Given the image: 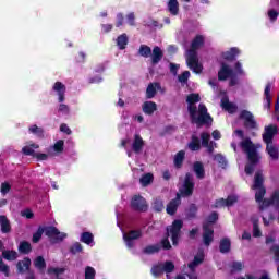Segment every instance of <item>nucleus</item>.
Here are the masks:
<instances>
[{"instance_id": "f257e3e1", "label": "nucleus", "mask_w": 279, "mask_h": 279, "mask_svg": "<svg viewBox=\"0 0 279 279\" xmlns=\"http://www.w3.org/2000/svg\"><path fill=\"white\" fill-rule=\"evenodd\" d=\"M202 101V97H199V94H189L186 96V104H187V112L190 114V121L192 125H196L197 128H204L206 125L207 128H210L213 125V117L210 113H208V108L204 104H199ZM198 105V114H197V106Z\"/></svg>"}, {"instance_id": "f03ea898", "label": "nucleus", "mask_w": 279, "mask_h": 279, "mask_svg": "<svg viewBox=\"0 0 279 279\" xmlns=\"http://www.w3.org/2000/svg\"><path fill=\"white\" fill-rule=\"evenodd\" d=\"M252 190L255 192V201L259 204V210L263 211L269 206H274L277 210L279 209V191L276 190L269 198H265L267 195V187H265V175L263 170H257L254 175Z\"/></svg>"}, {"instance_id": "7ed1b4c3", "label": "nucleus", "mask_w": 279, "mask_h": 279, "mask_svg": "<svg viewBox=\"0 0 279 279\" xmlns=\"http://www.w3.org/2000/svg\"><path fill=\"white\" fill-rule=\"evenodd\" d=\"M240 147L243 149L244 154L247 155L248 163L245 165L244 171L246 175H253L256 165L260 162V156H258V150L250 137H246L240 143Z\"/></svg>"}, {"instance_id": "20e7f679", "label": "nucleus", "mask_w": 279, "mask_h": 279, "mask_svg": "<svg viewBox=\"0 0 279 279\" xmlns=\"http://www.w3.org/2000/svg\"><path fill=\"white\" fill-rule=\"evenodd\" d=\"M204 47V36L196 35L191 43V47L187 50L186 63L189 69L193 71V73L199 74L204 71V66L199 64V59L197 58V49Z\"/></svg>"}, {"instance_id": "39448f33", "label": "nucleus", "mask_w": 279, "mask_h": 279, "mask_svg": "<svg viewBox=\"0 0 279 279\" xmlns=\"http://www.w3.org/2000/svg\"><path fill=\"white\" fill-rule=\"evenodd\" d=\"M182 228H184V221L182 219H175L170 227H167V236L161 240L162 250H171V242H169L170 235L172 245L178 246L182 236Z\"/></svg>"}, {"instance_id": "423d86ee", "label": "nucleus", "mask_w": 279, "mask_h": 279, "mask_svg": "<svg viewBox=\"0 0 279 279\" xmlns=\"http://www.w3.org/2000/svg\"><path fill=\"white\" fill-rule=\"evenodd\" d=\"M193 191H195V182H193V174H191V172H187L185 173L183 187L179 190L180 198L182 199V197H191L193 195Z\"/></svg>"}, {"instance_id": "0eeeda50", "label": "nucleus", "mask_w": 279, "mask_h": 279, "mask_svg": "<svg viewBox=\"0 0 279 279\" xmlns=\"http://www.w3.org/2000/svg\"><path fill=\"white\" fill-rule=\"evenodd\" d=\"M131 208L136 213H147L149 210V205L147 204V199L141 195H134L131 198Z\"/></svg>"}, {"instance_id": "6e6552de", "label": "nucleus", "mask_w": 279, "mask_h": 279, "mask_svg": "<svg viewBox=\"0 0 279 279\" xmlns=\"http://www.w3.org/2000/svg\"><path fill=\"white\" fill-rule=\"evenodd\" d=\"M240 119L243 122V125L246 130H258V123L256 122V119H254V114L248 110H242L240 112Z\"/></svg>"}, {"instance_id": "1a4fd4ad", "label": "nucleus", "mask_w": 279, "mask_h": 279, "mask_svg": "<svg viewBox=\"0 0 279 279\" xmlns=\"http://www.w3.org/2000/svg\"><path fill=\"white\" fill-rule=\"evenodd\" d=\"M141 236H143V231L141 229L131 230L126 233H123V240L126 247H129V250H132V247H134V241H138Z\"/></svg>"}, {"instance_id": "9d476101", "label": "nucleus", "mask_w": 279, "mask_h": 279, "mask_svg": "<svg viewBox=\"0 0 279 279\" xmlns=\"http://www.w3.org/2000/svg\"><path fill=\"white\" fill-rule=\"evenodd\" d=\"M278 134V126L276 124H270L265 126L262 138L266 145L274 143V136Z\"/></svg>"}, {"instance_id": "9b49d317", "label": "nucleus", "mask_w": 279, "mask_h": 279, "mask_svg": "<svg viewBox=\"0 0 279 279\" xmlns=\"http://www.w3.org/2000/svg\"><path fill=\"white\" fill-rule=\"evenodd\" d=\"M44 233L49 239H54L56 241H63L66 239V233H61L54 226L45 227Z\"/></svg>"}, {"instance_id": "f8f14e48", "label": "nucleus", "mask_w": 279, "mask_h": 279, "mask_svg": "<svg viewBox=\"0 0 279 279\" xmlns=\"http://www.w3.org/2000/svg\"><path fill=\"white\" fill-rule=\"evenodd\" d=\"M215 239V230L211 229L210 225L204 223L203 225V241L204 245L208 247L210 243H213Z\"/></svg>"}, {"instance_id": "ddd939ff", "label": "nucleus", "mask_w": 279, "mask_h": 279, "mask_svg": "<svg viewBox=\"0 0 279 279\" xmlns=\"http://www.w3.org/2000/svg\"><path fill=\"white\" fill-rule=\"evenodd\" d=\"M182 204V198H180V193H177L175 198L171 199L167 207H166V213L170 216L175 215L178 213V208Z\"/></svg>"}, {"instance_id": "4468645a", "label": "nucleus", "mask_w": 279, "mask_h": 279, "mask_svg": "<svg viewBox=\"0 0 279 279\" xmlns=\"http://www.w3.org/2000/svg\"><path fill=\"white\" fill-rule=\"evenodd\" d=\"M233 74H234V70L230 69V65L222 62L221 68L218 71L219 82H226V80H228V77H232Z\"/></svg>"}, {"instance_id": "2eb2a0df", "label": "nucleus", "mask_w": 279, "mask_h": 279, "mask_svg": "<svg viewBox=\"0 0 279 279\" xmlns=\"http://www.w3.org/2000/svg\"><path fill=\"white\" fill-rule=\"evenodd\" d=\"M162 58H165V52H162V48L155 46L150 53V60H151L153 66H156V64H159Z\"/></svg>"}, {"instance_id": "dca6fc26", "label": "nucleus", "mask_w": 279, "mask_h": 279, "mask_svg": "<svg viewBox=\"0 0 279 279\" xmlns=\"http://www.w3.org/2000/svg\"><path fill=\"white\" fill-rule=\"evenodd\" d=\"M52 90L57 93L59 97V104H62L65 99L64 95H66V85H64L62 82L58 81L54 83Z\"/></svg>"}, {"instance_id": "f3484780", "label": "nucleus", "mask_w": 279, "mask_h": 279, "mask_svg": "<svg viewBox=\"0 0 279 279\" xmlns=\"http://www.w3.org/2000/svg\"><path fill=\"white\" fill-rule=\"evenodd\" d=\"M143 147H145V141L141 134H135L132 143V150L134 154H141L143 151Z\"/></svg>"}, {"instance_id": "a211bd4d", "label": "nucleus", "mask_w": 279, "mask_h": 279, "mask_svg": "<svg viewBox=\"0 0 279 279\" xmlns=\"http://www.w3.org/2000/svg\"><path fill=\"white\" fill-rule=\"evenodd\" d=\"M241 54V50L236 47L231 48L229 51L222 52L223 60H227V62H234L236 60V57Z\"/></svg>"}, {"instance_id": "6ab92c4d", "label": "nucleus", "mask_w": 279, "mask_h": 279, "mask_svg": "<svg viewBox=\"0 0 279 279\" xmlns=\"http://www.w3.org/2000/svg\"><path fill=\"white\" fill-rule=\"evenodd\" d=\"M160 88H162L160 83H158V82L150 83L146 88V98L154 99V97H156V93H158V90H160Z\"/></svg>"}, {"instance_id": "aec40b11", "label": "nucleus", "mask_w": 279, "mask_h": 279, "mask_svg": "<svg viewBox=\"0 0 279 279\" xmlns=\"http://www.w3.org/2000/svg\"><path fill=\"white\" fill-rule=\"evenodd\" d=\"M193 171L198 180H204V178H206V170L204 169V163L202 161H195L193 163Z\"/></svg>"}, {"instance_id": "412c9836", "label": "nucleus", "mask_w": 279, "mask_h": 279, "mask_svg": "<svg viewBox=\"0 0 279 279\" xmlns=\"http://www.w3.org/2000/svg\"><path fill=\"white\" fill-rule=\"evenodd\" d=\"M0 228L2 234H10V232H12V225L10 223V219H8V216H0Z\"/></svg>"}, {"instance_id": "4be33fe9", "label": "nucleus", "mask_w": 279, "mask_h": 279, "mask_svg": "<svg viewBox=\"0 0 279 279\" xmlns=\"http://www.w3.org/2000/svg\"><path fill=\"white\" fill-rule=\"evenodd\" d=\"M16 267L19 274H25V271H29V267H32V259L29 257H24L23 260L17 262Z\"/></svg>"}, {"instance_id": "5701e85b", "label": "nucleus", "mask_w": 279, "mask_h": 279, "mask_svg": "<svg viewBox=\"0 0 279 279\" xmlns=\"http://www.w3.org/2000/svg\"><path fill=\"white\" fill-rule=\"evenodd\" d=\"M142 110L144 114H148L149 117H151V114H154L156 110H158V105H156V102L154 101H145L142 106Z\"/></svg>"}, {"instance_id": "b1692460", "label": "nucleus", "mask_w": 279, "mask_h": 279, "mask_svg": "<svg viewBox=\"0 0 279 279\" xmlns=\"http://www.w3.org/2000/svg\"><path fill=\"white\" fill-rule=\"evenodd\" d=\"M186 158V151L184 150H180L174 155V167L177 169H182L183 165H184V159Z\"/></svg>"}, {"instance_id": "393cba45", "label": "nucleus", "mask_w": 279, "mask_h": 279, "mask_svg": "<svg viewBox=\"0 0 279 279\" xmlns=\"http://www.w3.org/2000/svg\"><path fill=\"white\" fill-rule=\"evenodd\" d=\"M190 151H199L202 149V141L197 135H192L191 142L187 144Z\"/></svg>"}, {"instance_id": "a878e982", "label": "nucleus", "mask_w": 279, "mask_h": 279, "mask_svg": "<svg viewBox=\"0 0 279 279\" xmlns=\"http://www.w3.org/2000/svg\"><path fill=\"white\" fill-rule=\"evenodd\" d=\"M232 248V242L228 238H223L219 243V252L220 254H228Z\"/></svg>"}, {"instance_id": "bb28decb", "label": "nucleus", "mask_w": 279, "mask_h": 279, "mask_svg": "<svg viewBox=\"0 0 279 279\" xmlns=\"http://www.w3.org/2000/svg\"><path fill=\"white\" fill-rule=\"evenodd\" d=\"M34 267L40 271V274H45V269H47V262H45V257L37 256L34 259Z\"/></svg>"}, {"instance_id": "cd10ccee", "label": "nucleus", "mask_w": 279, "mask_h": 279, "mask_svg": "<svg viewBox=\"0 0 279 279\" xmlns=\"http://www.w3.org/2000/svg\"><path fill=\"white\" fill-rule=\"evenodd\" d=\"M40 146L38 144H31V145H27V146H24L22 148V154L24 156H32L33 158H35L36 156V151L34 149H38Z\"/></svg>"}, {"instance_id": "c85d7f7f", "label": "nucleus", "mask_w": 279, "mask_h": 279, "mask_svg": "<svg viewBox=\"0 0 279 279\" xmlns=\"http://www.w3.org/2000/svg\"><path fill=\"white\" fill-rule=\"evenodd\" d=\"M28 132H31V134H34L35 136H37V138H45V129L33 124L32 126L28 128Z\"/></svg>"}, {"instance_id": "c756f323", "label": "nucleus", "mask_w": 279, "mask_h": 279, "mask_svg": "<svg viewBox=\"0 0 279 279\" xmlns=\"http://www.w3.org/2000/svg\"><path fill=\"white\" fill-rule=\"evenodd\" d=\"M168 9L172 16H178L180 12V3H178V0H170L168 2Z\"/></svg>"}, {"instance_id": "7c9ffc66", "label": "nucleus", "mask_w": 279, "mask_h": 279, "mask_svg": "<svg viewBox=\"0 0 279 279\" xmlns=\"http://www.w3.org/2000/svg\"><path fill=\"white\" fill-rule=\"evenodd\" d=\"M151 208L155 213H162L165 210V202L160 197H157L154 199Z\"/></svg>"}, {"instance_id": "2f4dec72", "label": "nucleus", "mask_w": 279, "mask_h": 279, "mask_svg": "<svg viewBox=\"0 0 279 279\" xmlns=\"http://www.w3.org/2000/svg\"><path fill=\"white\" fill-rule=\"evenodd\" d=\"M2 258L9 262L16 260V258H19V253H16V251L14 250L12 251L5 250V251H2Z\"/></svg>"}, {"instance_id": "473e14b6", "label": "nucleus", "mask_w": 279, "mask_h": 279, "mask_svg": "<svg viewBox=\"0 0 279 279\" xmlns=\"http://www.w3.org/2000/svg\"><path fill=\"white\" fill-rule=\"evenodd\" d=\"M266 151L272 160H278V148L274 146V143L266 144Z\"/></svg>"}, {"instance_id": "72a5a7b5", "label": "nucleus", "mask_w": 279, "mask_h": 279, "mask_svg": "<svg viewBox=\"0 0 279 279\" xmlns=\"http://www.w3.org/2000/svg\"><path fill=\"white\" fill-rule=\"evenodd\" d=\"M160 252V244L147 245L143 248V254L151 256V254H158Z\"/></svg>"}, {"instance_id": "f704fd0d", "label": "nucleus", "mask_w": 279, "mask_h": 279, "mask_svg": "<svg viewBox=\"0 0 279 279\" xmlns=\"http://www.w3.org/2000/svg\"><path fill=\"white\" fill-rule=\"evenodd\" d=\"M20 254H29L32 252V243L22 241L17 247Z\"/></svg>"}, {"instance_id": "c9c22d12", "label": "nucleus", "mask_w": 279, "mask_h": 279, "mask_svg": "<svg viewBox=\"0 0 279 279\" xmlns=\"http://www.w3.org/2000/svg\"><path fill=\"white\" fill-rule=\"evenodd\" d=\"M197 205L191 204L187 210L185 211L186 219H195L197 217Z\"/></svg>"}, {"instance_id": "e433bc0d", "label": "nucleus", "mask_w": 279, "mask_h": 279, "mask_svg": "<svg viewBox=\"0 0 279 279\" xmlns=\"http://www.w3.org/2000/svg\"><path fill=\"white\" fill-rule=\"evenodd\" d=\"M138 54L142 56V58H149L151 56V47L147 45H141Z\"/></svg>"}, {"instance_id": "4c0bfd02", "label": "nucleus", "mask_w": 279, "mask_h": 279, "mask_svg": "<svg viewBox=\"0 0 279 279\" xmlns=\"http://www.w3.org/2000/svg\"><path fill=\"white\" fill-rule=\"evenodd\" d=\"M221 108H223V110H232L233 109V112H236V105H232V102H230V100L228 98H222L221 99Z\"/></svg>"}, {"instance_id": "58836bf2", "label": "nucleus", "mask_w": 279, "mask_h": 279, "mask_svg": "<svg viewBox=\"0 0 279 279\" xmlns=\"http://www.w3.org/2000/svg\"><path fill=\"white\" fill-rule=\"evenodd\" d=\"M117 45H118L120 50L125 49V47H128V35L122 34V35L118 36Z\"/></svg>"}, {"instance_id": "ea45409f", "label": "nucleus", "mask_w": 279, "mask_h": 279, "mask_svg": "<svg viewBox=\"0 0 279 279\" xmlns=\"http://www.w3.org/2000/svg\"><path fill=\"white\" fill-rule=\"evenodd\" d=\"M81 241H82V243H85L86 245H90V243H93V241H95V236L93 235V233L86 231V232L82 233Z\"/></svg>"}, {"instance_id": "a19ab883", "label": "nucleus", "mask_w": 279, "mask_h": 279, "mask_svg": "<svg viewBox=\"0 0 279 279\" xmlns=\"http://www.w3.org/2000/svg\"><path fill=\"white\" fill-rule=\"evenodd\" d=\"M214 160L216 162H218L219 167H221V169H226V167H228V160H226V157L221 154H216L214 156Z\"/></svg>"}, {"instance_id": "79ce46f5", "label": "nucleus", "mask_w": 279, "mask_h": 279, "mask_svg": "<svg viewBox=\"0 0 279 279\" xmlns=\"http://www.w3.org/2000/svg\"><path fill=\"white\" fill-rule=\"evenodd\" d=\"M140 182H141L142 186H149V184L154 182V174H151V173L144 174L140 179Z\"/></svg>"}, {"instance_id": "37998d69", "label": "nucleus", "mask_w": 279, "mask_h": 279, "mask_svg": "<svg viewBox=\"0 0 279 279\" xmlns=\"http://www.w3.org/2000/svg\"><path fill=\"white\" fill-rule=\"evenodd\" d=\"M43 234H45V228L38 227L37 231L33 234V243H39L40 239H43Z\"/></svg>"}, {"instance_id": "c03bdc74", "label": "nucleus", "mask_w": 279, "mask_h": 279, "mask_svg": "<svg viewBox=\"0 0 279 279\" xmlns=\"http://www.w3.org/2000/svg\"><path fill=\"white\" fill-rule=\"evenodd\" d=\"M217 221H219V214L217 211H211L208 216H207V222L208 226H211L214 223H217Z\"/></svg>"}, {"instance_id": "a18cd8bd", "label": "nucleus", "mask_w": 279, "mask_h": 279, "mask_svg": "<svg viewBox=\"0 0 279 279\" xmlns=\"http://www.w3.org/2000/svg\"><path fill=\"white\" fill-rule=\"evenodd\" d=\"M264 95L268 106H270L271 105V83L266 84Z\"/></svg>"}, {"instance_id": "49530a36", "label": "nucleus", "mask_w": 279, "mask_h": 279, "mask_svg": "<svg viewBox=\"0 0 279 279\" xmlns=\"http://www.w3.org/2000/svg\"><path fill=\"white\" fill-rule=\"evenodd\" d=\"M253 236L254 239H258L263 236V231H260V227L258 226V220L253 221Z\"/></svg>"}, {"instance_id": "de8ad7c7", "label": "nucleus", "mask_w": 279, "mask_h": 279, "mask_svg": "<svg viewBox=\"0 0 279 279\" xmlns=\"http://www.w3.org/2000/svg\"><path fill=\"white\" fill-rule=\"evenodd\" d=\"M84 251V246L80 242H75L71 247H70V253H72L74 256L75 254H81V252Z\"/></svg>"}, {"instance_id": "09e8293b", "label": "nucleus", "mask_w": 279, "mask_h": 279, "mask_svg": "<svg viewBox=\"0 0 279 279\" xmlns=\"http://www.w3.org/2000/svg\"><path fill=\"white\" fill-rule=\"evenodd\" d=\"M236 202H239V196H236V195H229L225 199V204H226L227 208H230V206H234V204H236Z\"/></svg>"}, {"instance_id": "8fccbe9b", "label": "nucleus", "mask_w": 279, "mask_h": 279, "mask_svg": "<svg viewBox=\"0 0 279 279\" xmlns=\"http://www.w3.org/2000/svg\"><path fill=\"white\" fill-rule=\"evenodd\" d=\"M0 272L4 274L7 278L10 276V266H8L5 262H3V258L1 257H0Z\"/></svg>"}, {"instance_id": "3c124183", "label": "nucleus", "mask_w": 279, "mask_h": 279, "mask_svg": "<svg viewBox=\"0 0 279 279\" xmlns=\"http://www.w3.org/2000/svg\"><path fill=\"white\" fill-rule=\"evenodd\" d=\"M53 150L57 154H62V151H64V141L63 140H59L54 145H53Z\"/></svg>"}, {"instance_id": "603ef678", "label": "nucleus", "mask_w": 279, "mask_h": 279, "mask_svg": "<svg viewBox=\"0 0 279 279\" xmlns=\"http://www.w3.org/2000/svg\"><path fill=\"white\" fill-rule=\"evenodd\" d=\"M96 271L95 268L87 266L85 268V279H95Z\"/></svg>"}, {"instance_id": "864d4df0", "label": "nucleus", "mask_w": 279, "mask_h": 279, "mask_svg": "<svg viewBox=\"0 0 279 279\" xmlns=\"http://www.w3.org/2000/svg\"><path fill=\"white\" fill-rule=\"evenodd\" d=\"M270 254H274L275 263H279V245L278 244H274L270 247Z\"/></svg>"}, {"instance_id": "5fc2aeb1", "label": "nucleus", "mask_w": 279, "mask_h": 279, "mask_svg": "<svg viewBox=\"0 0 279 279\" xmlns=\"http://www.w3.org/2000/svg\"><path fill=\"white\" fill-rule=\"evenodd\" d=\"M191 77V72L189 71H184L182 72L181 75L178 76V81L181 83V84H186V82H189V78Z\"/></svg>"}, {"instance_id": "6e6d98bb", "label": "nucleus", "mask_w": 279, "mask_h": 279, "mask_svg": "<svg viewBox=\"0 0 279 279\" xmlns=\"http://www.w3.org/2000/svg\"><path fill=\"white\" fill-rule=\"evenodd\" d=\"M201 141L203 147H208V144L210 143V134L203 132L201 134Z\"/></svg>"}, {"instance_id": "4d7b16f0", "label": "nucleus", "mask_w": 279, "mask_h": 279, "mask_svg": "<svg viewBox=\"0 0 279 279\" xmlns=\"http://www.w3.org/2000/svg\"><path fill=\"white\" fill-rule=\"evenodd\" d=\"M162 269L166 271V274H171L173 272V269H175V265L173 262H166L162 266Z\"/></svg>"}, {"instance_id": "13d9d810", "label": "nucleus", "mask_w": 279, "mask_h": 279, "mask_svg": "<svg viewBox=\"0 0 279 279\" xmlns=\"http://www.w3.org/2000/svg\"><path fill=\"white\" fill-rule=\"evenodd\" d=\"M9 191H12V185H10L8 182H3L0 187V193L2 195H8Z\"/></svg>"}, {"instance_id": "bf43d9fd", "label": "nucleus", "mask_w": 279, "mask_h": 279, "mask_svg": "<svg viewBox=\"0 0 279 279\" xmlns=\"http://www.w3.org/2000/svg\"><path fill=\"white\" fill-rule=\"evenodd\" d=\"M211 208H226V198L216 199Z\"/></svg>"}, {"instance_id": "052dcab7", "label": "nucleus", "mask_w": 279, "mask_h": 279, "mask_svg": "<svg viewBox=\"0 0 279 279\" xmlns=\"http://www.w3.org/2000/svg\"><path fill=\"white\" fill-rule=\"evenodd\" d=\"M231 271H243V263H241V262H233L231 264Z\"/></svg>"}, {"instance_id": "680f3d73", "label": "nucleus", "mask_w": 279, "mask_h": 279, "mask_svg": "<svg viewBox=\"0 0 279 279\" xmlns=\"http://www.w3.org/2000/svg\"><path fill=\"white\" fill-rule=\"evenodd\" d=\"M125 21V16H123V13H118L117 14V22H116V27H121L123 26V22Z\"/></svg>"}, {"instance_id": "e2e57ef3", "label": "nucleus", "mask_w": 279, "mask_h": 279, "mask_svg": "<svg viewBox=\"0 0 279 279\" xmlns=\"http://www.w3.org/2000/svg\"><path fill=\"white\" fill-rule=\"evenodd\" d=\"M64 271V268H53V267H50L48 268L47 272L49 275L51 274H56V276H60V274H62Z\"/></svg>"}, {"instance_id": "0e129e2a", "label": "nucleus", "mask_w": 279, "mask_h": 279, "mask_svg": "<svg viewBox=\"0 0 279 279\" xmlns=\"http://www.w3.org/2000/svg\"><path fill=\"white\" fill-rule=\"evenodd\" d=\"M163 268L161 266L155 265L151 268V274L153 276H160V274H162Z\"/></svg>"}, {"instance_id": "69168bd1", "label": "nucleus", "mask_w": 279, "mask_h": 279, "mask_svg": "<svg viewBox=\"0 0 279 279\" xmlns=\"http://www.w3.org/2000/svg\"><path fill=\"white\" fill-rule=\"evenodd\" d=\"M278 15H279L278 11H276L274 9L268 11V16H269L270 21H272V22L278 21Z\"/></svg>"}, {"instance_id": "338daca9", "label": "nucleus", "mask_w": 279, "mask_h": 279, "mask_svg": "<svg viewBox=\"0 0 279 279\" xmlns=\"http://www.w3.org/2000/svg\"><path fill=\"white\" fill-rule=\"evenodd\" d=\"M35 158L37 160H48L49 159V155L45 154V153H35Z\"/></svg>"}, {"instance_id": "774afa93", "label": "nucleus", "mask_w": 279, "mask_h": 279, "mask_svg": "<svg viewBox=\"0 0 279 279\" xmlns=\"http://www.w3.org/2000/svg\"><path fill=\"white\" fill-rule=\"evenodd\" d=\"M60 130L68 135L72 134L71 128H69V125H66L65 123L60 125Z\"/></svg>"}]
</instances>
